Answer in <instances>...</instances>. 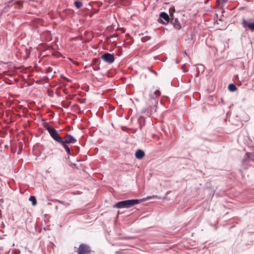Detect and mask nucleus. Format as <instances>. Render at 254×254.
<instances>
[{"mask_svg":"<svg viewBox=\"0 0 254 254\" xmlns=\"http://www.w3.org/2000/svg\"><path fill=\"white\" fill-rule=\"evenodd\" d=\"M52 71V67H48V68L47 69V70H46V72L47 73H49V72H51Z\"/></svg>","mask_w":254,"mask_h":254,"instance_id":"nucleus-18","label":"nucleus"},{"mask_svg":"<svg viewBox=\"0 0 254 254\" xmlns=\"http://www.w3.org/2000/svg\"><path fill=\"white\" fill-rule=\"evenodd\" d=\"M101 59L107 63L111 64L115 61V58L113 55L106 53L102 55Z\"/></svg>","mask_w":254,"mask_h":254,"instance_id":"nucleus-5","label":"nucleus"},{"mask_svg":"<svg viewBox=\"0 0 254 254\" xmlns=\"http://www.w3.org/2000/svg\"><path fill=\"white\" fill-rule=\"evenodd\" d=\"M115 206L117 208H126L127 207V200L120 201L117 203Z\"/></svg>","mask_w":254,"mask_h":254,"instance_id":"nucleus-9","label":"nucleus"},{"mask_svg":"<svg viewBox=\"0 0 254 254\" xmlns=\"http://www.w3.org/2000/svg\"><path fill=\"white\" fill-rule=\"evenodd\" d=\"M54 201L58 202L59 203H61V204H63V201H60V200H58V199H55V200H54Z\"/></svg>","mask_w":254,"mask_h":254,"instance_id":"nucleus-20","label":"nucleus"},{"mask_svg":"<svg viewBox=\"0 0 254 254\" xmlns=\"http://www.w3.org/2000/svg\"><path fill=\"white\" fill-rule=\"evenodd\" d=\"M173 24H174V27L177 29H179L181 28L180 24L177 20H175V21Z\"/></svg>","mask_w":254,"mask_h":254,"instance_id":"nucleus-15","label":"nucleus"},{"mask_svg":"<svg viewBox=\"0 0 254 254\" xmlns=\"http://www.w3.org/2000/svg\"><path fill=\"white\" fill-rule=\"evenodd\" d=\"M43 126L48 131L53 139L60 144L63 142V139L60 136L58 131L50 126L48 123H44Z\"/></svg>","mask_w":254,"mask_h":254,"instance_id":"nucleus-1","label":"nucleus"},{"mask_svg":"<svg viewBox=\"0 0 254 254\" xmlns=\"http://www.w3.org/2000/svg\"><path fill=\"white\" fill-rule=\"evenodd\" d=\"M29 200L32 202L33 206H35L37 204V200L34 196H31Z\"/></svg>","mask_w":254,"mask_h":254,"instance_id":"nucleus-12","label":"nucleus"},{"mask_svg":"<svg viewBox=\"0 0 254 254\" xmlns=\"http://www.w3.org/2000/svg\"><path fill=\"white\" fill-rule=\"evenodd\" d=\"M64 79L66 81H67V82H71V80H70V79H68V78H66V77H64Z\"/></svg>","mask_w":254,"mask_h":254,"instance_id":"nucleus-21","label":"nucleus"},{"mask_svg":"<svg viewBox=\"0 0 254 254\" xmlns=\"http://www.w3.org/2000/svg\"><path fill=\"white\" fill-rule=\"evenodd\" d=\"M123 130L126 131L127 130V127L125 126H122Z\"/></svg>","mask_w":254,"mask_h":254,"instance_id":"nucleus-19","label":"nucleus"},{"mask_svg":"<svg viewBox=\"0 0 254 254\" xmlns=\"http://www.w3.org/2000/svg\"><path fill=\"white\" fill-rule=\"evenodd\" d=\"M107 38L108 42L114 43L116 41V39H117V35L115 34H113L107 37Z\"/></svg>","mask_w":254,"mask_h":254,"instance_id":"nucleus-11","label":"nucleus"},{"mask_svg":"<svg viewBox=\"0 0 254 254\" xmlns=\"http://www.w3.org/2000/svg\"><path fill=\"white\" fill-rule=\"evenodd\" d=\"M74 5L77 8H79L82 6V3L81 2L79 1H74Z\"/></svg>","mask_w":254,"mask_h":254,"instance_id":"nucleus-14","label":"nucleus"},{"mask_svg":"<svg viewBox=\"0 0 254 254\" xmlns=\"http://www.w3.org/2000/svg\"><path fill=\"white\" fill-rule=\"evenodd\" d=\"M150 39L149 37H144L141 38V41L142 42H145Z\"/></svg>","mask_w":254,"mask_h":254,"instance_id":"nucleus-17","label":"nucleus"},{"mask_svg":"<svg viewBox=\"0 0 254 254\" xmlns=\"http://www.w3.org/2000/svg\"><path fill=\"white\" fill-rule=\"evenodd\" d=\"M135 156L137 159H141L145 156V153L143 150L138 149L135 152Z\"/></svg>","mask_w":254,"mask_h":254,"instance_id":"nucleus-7","label":"nucleus"},{"mask_svg":"<svg viewBox=\"0 0 254 254\" xmlns=\"http://www.w3.org/2000/svg\"><path fill=\"white\" fill-rule=\"evenodd\" d=\"M160 17L165 21V22H162L163 24H166L169 22L170 18L166 13L164 12H161L160 14Z\"/></svg>","mask_w":254,"mask_h":254,"instance_id":"nucleus-8","label":"nucleus"},{"mask_svg":"<svg viewBox=\"0 0 254 254\" xmlns=\"http://www.w3.org/2000/svg\"><path fill=\"white\" fill-rule=\"evenodd\" d=\"M140 200L139 199L128 200V208L138 204Z\"/></svg>","mask_w":254,"mask_h":254,"instance_id":"nucleus-10","label":"nucleus"},{"mask_svg":"<svg viewBox=\"0 0 254 254\" xmlns=\"http://www.w3.org/2000/svg\"><path fill=\"white\" fill-rule=\"evenodd\" d=\"M228 89L230 91H235L237 89L236 85L234 84H230L228 86Z\"/></svg>","mask_w":254,"mask_h":254,"instance_id":"nucleus-13","label":"nucleus"},{"mask_svg":"<svg viewBox=\"0 0 254 254\" xmlns=\"http://www.w3.org/2000/svg\"><path fill=\"white\" fill-rule=\"evenodd\" d=\"M93 68H94V69L95 70H98V69H99V68H99V66H97V67H94Z\"/></svg>","mask_w":254,"mask_h":254,"instance_id":"nucleus-22","label":"nucleus"},{"mask_svg":"<svg viewBox=\"0 0 254 254\" xmlns=\"http://www.w3.org/2000/svg\"><path fill=\"white\" fill-rule=\"evenodd\" d=\"M242 24L244 27H247L249 29L254 31V21L253 22H248L247 21L243 20Z\"/></svg>","mask_w":254,"mask_h":254,"instance_id":"nucleus-6","label":"nucleus"},{"mask_svg":"<svg viewBox=\"0 0 254 254\" xmlns=\"http://www.w3.org/2000/svg\"><path fill=\"white\" fill-rule=\"evenodd\" d=\"M63 139V142L61 143V144H67L69 143H74L76 141V140L70 134H66Z\"/></svg>","mask_w":254,"mask_h":254,"instance_id":"nucleus-4","label":"nucleus"},{"mask_svg":"<svg viewBox=\"0 0 254 254\" xmlns=\"http://www.w3.org/2000/svg\"><path fill=\"white\" fill-rule=\"evenodd\" d=\"M184 54H185V55H187V53H186V51H185V52H184Z\"/></svg>","mask_w":254,"mask_h":254,"instance_id":"nucleus-23","label":"nucleus"},{"mask_svg":"<svg viewBox=\"0 0 254 254\" xmlns=\"http://www.w3.org/2000/svg\"><path fill=\"white\" fill-rule=\"evenodd\" d=\"M90 251V248L88 245L81 244L79 246L78 254H89Z\"/></svg>","mask_w":254,"mask_h":254,"instance_id":"nucleus-2","label":"nucleus"},{"mask_svg":"<svg viewBox=\"0 0 254 254\" xmlns=\"http://www.w3.org/2000/svg\"><path fill=\"white\" fill-rule=\"evenodd\" d=\"M154 94L155 96V97H153L152 95L150 96V98L152 101V103L153 104V106H151V109H150L151 112H152V109L154 110V111L156 112V105L157 104V101H156L155 98L158 97L160 95L161 92L159 90H156L154 92Z\"/></svg>","mask_w":254,"mask_h":254,"instance_id":"nucleus-3","label":"nucleus"},{"mask_svg":"<svg viewBox=\"0 0 254 254\" xmlns=\"http://www.w3.org/2000/svg\"><path fill=\"white\" fill-rule=\"evenodd\" d=\"M62 145L64 147L67 154H70V148H69V147L66 144H64Z\"/></svg>","mask_w":254,"mask_h":254,"instance_id":"nucleus-16","label":"nucleus"}]
</instances>
